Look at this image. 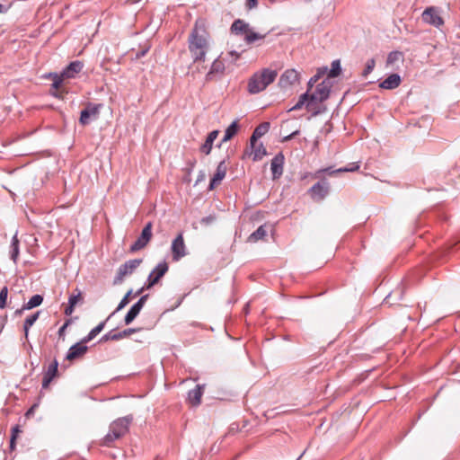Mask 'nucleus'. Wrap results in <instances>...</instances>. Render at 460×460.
Masks as SVG:
<instances>
[{
  "label": "nucleus",
  "instance_id": "20",
  "mask_svg": "<svg viewBox=\"0 0 460 460\" xmlns=\"http://www.w3.org/2000/svg\"><path fill=\"white\" fill-rule=\"evenodd\" d=\"M359 169V165L357 163H352L346 167L339 168L337 170L330 171V169H322L315 172V177H320V174L323 172H328L330 175H334L340 172H356Z\"/></svg>",
  "mask_w": 460,
  "mask_h": 460
},
{
  "label": "nucleus",
  "instance_id": "3",
  "mask_svg": "<svg viewBox=\"0 0 460 460\" xmlns=\"http://www.w3.org/2000/svg\"><path fill=\"white\" fill-rule=\"evenodd\" d=\"M132 420L131 417L119 418L114 420L110 426L109 433L104 437L102 444L110 447L116 439L124 436Z\"/></svg>",
  "mask_w": 460,
  "mask_h": 460
},
{
  "label": "nucleus",
  "instance_id": "47",
  "mask_svg": "<svg viewBox=\"0 0 460 460\" xmlns=\"http://www.w3.org/2000/svg\"><path fill=\"white\" fill-rule=\"evenodd\" d=\"M147 296H148L147 295L143 296H142V297H141V298H140V299L136 303V305H139V307L142 309V308H143V306H144V305H145V303H146V299H147Z\"/></svg>",
  "mask_w": 460,
  "mask_h": 460
},
{
  "label": "nucleus",
  "instance_id": "41",
  "mask_svg": "<svg viewBox=\"0 0 460 460\" xmlns=\"http://www.w3.org/2000/svg\"><path fill=\"white\" fill-rule=\"evenodd\" d=\"M131 294H132V290L128 291V293L124 296V297L119 302V304L117 309L115 310V312L120 311L121 309H123L129 303Z\"/></svg>",
  "mask_w": 460,
  "mask_h": 460
},
{
  "label": "nucleus",
  "instance_id": "51",
  "mask_svg": "<svg viewBox=\"0 0 460 460\" xmlns=\"http://www.w3.org/2000/svg\"><path fill=\"white\" fill-rule=\"evenodd\" d=\"M111 335H112V334H111V333L106 334V335H104V336L102 338V340H101V341H108V340H111Z\"/></svg>",
  "mask_w": 460,
  "mask_h": 460
},
{
  "label": "nucleus",
  "instance_id": "53",
  "mask_svg": "<svg viewBox=\"0 0 460 460\" xmlns=\"http://www.w3.org/2000/svg\"><path fill=\"white\" fill-rule=\"evenodd\" d=\"M5 11V7L3 4H0V13H3Z\"/></svg>",
  "mask_w": 460,
  "mask_h": 460
},
{
  "label": "nucleus",
  "instance_id": "34",
  "mask_svg": "<svg viewBox=\"0 0 460 460\" xmlns=\"http://www.w3.org/2000/svg\"><path fill=\"white\" fill-rule=\"evenodd\" d=\"M40 316V312H36L32 315L27 317L23 323V329L25 332V336H28L29 329L34 324V323L38 320Z\"/></svg>",
  "mask_w": 460,
  "mask_h": 460
},
{
  "label": "nucleus",
  "instance_id": "43",
  "mask_svg": "<svg viewBox=\"0 0 460 460\" xmlns=\"http://www.w3.org/2000/svg\"><path fill=\"white\" fill-rule=\"evenodd\" d=\"M77 293L76 294H73L70 296L69 297V304H71L72 306H75L76 304L82 300V293L80 290L76 289L75 290Z\"/></svg>",
  "mask_w": 460,
  "mask_h": 460
},
{
  "label": "nucleus",
  "instance_id": "58",
  "mask_svg": "<svg viewBox=\"0 0 460 460\" xmlns=\"http://www.w3.org/2000/svg\"><path fill=\"white\" fill-rule=\"evenodd\" d=\"M109 320H110V317H107V318L105 319V321H104V322L106 323V322H108Z\"/></svg>",
  "mask_w": 460,
  "mask_h": 460
},
{
  "label": "nucleus",
  "instance_id": "38",
  "mask_svg": "<svg viewBox=\"0 0 460 460\" xmlns=\"http://www.w3.org/2000/svg\"><path fill=\"white\" fill-rule=\"evenodd\" d=\"M341 72V67L340 60H334L332 63V68L329 71L328 77L329 78L337 77L338 75H340Z\"/></svg>",
  "mask_w": 460,
  "mask_h": 460
},
{
  "label": "nucleus",
  "instance_id": "44",
  "mask_svg": "<svg viewBox=\"0 0 460 460\" xmlns=\"http://www.w3.org/2000/svg\"><path fill=\"white\" fill-rule=\"evenodd\" d=\"M321 75H322L319 72L317 75L311 77V79L308 82V90H307L308 93L312 89L313 85L320 79Z\"/></svg>",
  "mask_w": 460,
  "mask_h": 460
},
{
  "label": "nucleus",
  "instance_id": "28",
  "mask_svg": "<svg viewBox=\"0 0 460 460\" xmlns=\"http://www.w3.org/2000/svg\"><path fill=\"white\" fill-rule=\"evenodd\" d=\"M66 79V77H63V74L61 73L60 75H58V74H55L53 75V83H52V87L56 90V91H58V89L60 88V86L62 85V83L63 81ZM54 96L56 97H58V98H62V95L60 93H58V92L56 93H52Z\"/></svg>",
  "mask_w": 460,
  "mask_h": 460
},
{
  "label": "nucleus",
  "instance_id": "31",
  "mask_svg": "<svg viewBox=\"0 0 460 460\" xmlns=\"http://www.w3.org/2000/svg\"><path fill=\"white\" fill-rule=\"evenodd\" d=\"M265 36V34L255 32L252 29H250L246 36L244 37V40L246 41L247 44H252L256 40H263Z\"/></svg>",
  "mask_w": 460,
  "mask_h": 460
},
{
  "label": "nucleus",
  "instance_id": "55",
  "mask_svg": "<svg viewBox=\"0 0 460 460\" xmlns=\"http://www.w3.org/2000/svg\"><path fill=\"white\" fill-rule=\"evenodd\" d=\"M143 290H144V288H142L140 290H138V291L137 292V295H140V294L143 292Z\"/></svg>",
  "mask_w": 460,
  "mask_h": 460
},
{
  "label": "nucleus",
  "instance_id": "35",
  "mask_svg": "<svg viewBox=\"0 0 460 460\" xmlns=\"http://www.w3.org/2000/svg\"><path fill=\"white\" fill-rule=\"evenodd\" d=\"M43 302V297L40 295H34L31 296V298L28 301V303L24 304V308L27 309H32L34 307H37L40 305Z\"/></svg>",
  "mask_w": 460,
  "mask_h": 460
},
{
  "label": "nucleus",
  "instance_id": "8",
  "mask_svg": "<svg viewBox=\"0 0 460 460\" xmlns=\"http://www.w3.org/2000/svg\"><path fill=\"white\" fill-rule=\"evenodd\" d=\"M172 260L177 261L186 255V245L182 234H179L172 243Z\"/></svg>",
  "mask_w": 460,
  "mask_h": 460
},
{
  "label": "nucleus",
  "instance_id": "12",
  "mask_svg": "<svg viewBox=\"0 0 460 460\" xmlns=\"http://www.w3.org/2000/svg\"><path fill=\"white\" fill-rule=\"evenodd\" d=\"M227 172V164L225 161H221L217 167L215 174L213 175L210 184H209V190L215 189L217 186H218L222 180L226 177Z\"/></svg>",
  "mask_w": 460,
  "mask_h": 460
},
{
  "label": "nucleus",
  "instance_id": "18",
  "mask_svg": "<svg viewBox=\"0 0 460 460\" xmlns=\"http://www.w3.org/2000/svg\"><path fill=\"white\" fill-rule=\"evenodd\" d=\"M225 71L224 62L220 59H216L210 67V70L206 75L208 81L214 80L217 75H222Z\"/></svg>",
  "mask_w": 460,
  "mask_h": 460
},
{
  "label": "nucleus",
  "instance_id": "15",
  "mask_svg": "<svg viewBox=\"0 0 460 460\" xmlns=\"http://www.w3.org/2000/svg\"><path fill=\"white\" fill-rule=\"evenodd\" d=\"M83 67L84 64L81 61H73L62 72L63 77L66 79L75 78V75L81 72Z\"/></svg>",
  "mask_w": 460,
  "mask_h": 460
},
{
  "label": "nucleus",
  "instance_id": "19",
  "mask_svg": "<svg viewBox=\"0 0 460 460\" xmlns=\"http://www.w3.org/2000/svg\"><path fill=\"white\" fill-rule=\"evenodd\" d=\"M401 77L397 74L390 75L386 79L379 84V87L386 90L397 88L401 84Z\"/></svg>",
  "mask_w": 460,
  "mask_h": 460
},
{
  "label": "nucleus",
  "instance_id": "14",
  "mask_svg": "<svg viewBox=\"0 0 460 460\" xmlns=\"http://www.w3.org/2000/svg\"><path fill=\"white\" fill-rule=\"evenodd\" d=\"M58 363L56 359L48 367L42 380V387L44 389L48 388L53 378L58 376Z\"/></svg>",
  "mask_w": 460,
  "mask_h": 460
},
{
  "label": "nucleus",
  "instance_id": "24",
  "mask_svg": "<svg viewBox=\"0 0 460 460\" xmlns=\"http://www.w3.org/2000/svg\"><path fill=\"white\" fill-rule=\"evenodd\" d=\"M252 151L250 155H252L253 161H259L262 159V157L266 155V148L263 146L261 143H258L256 141V146L252 147Z\"/></svg>",
  "mask_w": 460,
  "mask_h": 460
},
{
  "label": "nucleus",
  "instance_id": "7",
  "mask_svg": "<svg viewBox=\"0 0 460 460\" xmlns=\"http://www.w3.org/2000/svg\"><path fill=\"white\" fill-rule=\"evenodd\" d=\"M331 92V83L328 81H323L320 83L315 89V92L310 96L311 102H323L329 98Z\"/></svg>",
  "mask_w": 460,
  "mask_h": 460
},
{
  "label": "nucleus",
  "instance_id": "6",
  "mask_svg": "<svg viewBox=\"0 0 460 460\" xmlns=\"http://www.w3.org/2000/svg\"><path fill=\"white\" fill-rule=\"evenodd\" d=\"M152 238V223L148 222L142 230L140 236L130 246L129 252H136L145 248Z\"/></svg>",
  "mask_w": 460,
  "mask_h": 460
},
{
  "label": "nucleus",
  "instance_id": "29",
  "mask_svg": "<svg viewBox=\"0 0 460 460\" xmlns=\"http://www.w3.org/2000/svg\"><path fill=\"white\" fill-rule=\"evenodd\" d=\"M10 254H11V259L15 262L19 256V240L17 237V234H15L13 236Z\"/></svg>",
  "mask_w": 460,
  "mask_h": 460
},
{
  "label": "nucleus",
  "instance_id": "30",
  "mask_svg": "<svg viewBox=\"0 0 460 460\" xmlns=\"http://www.w3.org/2000/svg\"><path fill=\"white\" fill-rule=\"evenodd\" d=\"M105 326V322H102V323H100L96 327H94L89 333L87 336H85L84 339H83V342H89L91 341L93 338H95L104 328Z\"/></svg>",
  "mask_w": 460,
  "mask_h": 460
},
{
  "label": "nucleus",
  "instance_id": "49",
  "mask_svg": "<svg viewBox=\"0 0 460 460\" xmlns=\"http://www.w3.org/2000/svg\"><path fill=\"white\" fill-rule=\"evenodd\" d=\"M74 309H75V306H72L71 304H69L68 306L65 309V314L66 315H70L74 312Z\"/></svg>",
  "mask_w": 460,
  "mask_h": 460
},
{
  "label": "nucleus",
  "instance_id": "40",
  "mask_svg": "<svg viewBox=\"0 0 460 460\" xmlns=\"http://www.w3.org/2000/svg\"><path fill=\"white\" fill-rule=\"evenodd\" d=\"M8 297V288L4 287L0 291V309H4L6 306V301Z\"/></svg>",
  "mask_w": 460,
  "mask_h": 460
},
{
  "label": "nucleus",
  "instance_id": "13",
  "mask_svg": "<svg viewBox=\"0 0 460 460\" xmlns=\"http://www.w3.org/2000/svg\"><path fill=\"white\" fill-rule=\"evenodd\" d=\"M85 343L86 342H83V340H82L80 342L73 345L69 349L66 358L69 361H73L75 359L82 358L86 353V351L88 349Z\"/></svg>",
  "mask_w": 460,
  "mask_h": 460
},
{
  "label": "nucleus",
  "instance_id": "39",
  "mask_svg": "<svg viewBox=\"0 0 460 460\" xmlns=\"http://www.w3.org/2000/svg\"><path fill=\"white\" fill-rule=\"evenodd\" d=\"M376 61L374 58H370L367 61L365 69L362 72V76L367 77L375 68Z\"/></svg>",
  "mask_w": 460,
  "mask_h": 460
},
{
  "label": "nucleus",
  "instance_id": "10",
  "mask_svg": "<svg viewBox=\"0 0 460 460\" xmlns=\"http://www.w3.org/2000/svg\"><path fill=\"white\" fill-rule=\"evenodd\" d=\"M168 264L165 261L160 262L149 274L146 288L157 284L160 279L168 271Z\"/></svg>",
  "mask_w": 460,
  "mask_h": 460
},
{
  "label": "nucleus",
  "instance_id": "37",
  "mask_svg": "<svg viewBox=\"0 0 460 460\" xmlns=\"http://www.w3.org/2000/svg\"><path fill=\"white\" fill-rule=\"evenodd\" d=\"M22 432V429H20V426L16 425L12 429V435L10 439V449L11 451H13L16 447V439L19 436V434Z\"/></svg>",
  "mask_w": 460,
  "mask_h": 460
},
{
  "label": "nucleus",
  "instance_id": "59",
  "mask_svg": "<svg viewBox=\"0 0 460 460\" xmlns=\"http://www.w3.org/2000/svg\"><path fill=\"white\" fill-rule=\"evenodd\" d=\"M270 2H274L275 0H270Z\"/></svg>",
  "mask_w": 460,
  "mask_h": 460
},
{
  "label": "nucleus",
  "instance_id": "2",
  "mask_svg": "<svg viewBox=\"0 0 460 460\" xmlns=\"http://www.w3.org/2000/svg\"><path fill=\"white\" fill-rule=\"evenodd\" d=\"M277 75V71L270 68H264L253 74L248 82L249 93L255 94L265 90L268 85L274 82Z\"/></svg>",
  "mask_w": 460,
  "mask_h": 460
},
{
  "label": "nucleus",
  "instance_id": "56",
  "mask_svg": "<svg viewBox=\"0 0 460 460\" xmlns=\"http://www.w3.org/2000/svg\"><path fill=\"white\" fill-rule=\"evenodd\" d=\"M109 320H110V317H107V318L105 319V321H104V322L106 323V322H108Z\"/></svg>",
  "mask_w": 460,
  "mask_h": 460
},
{
  "label": "nucleus",
  "instance_id": "27",
  "mask_svg": "<svg viewBox=\"0 0 460 460\" xmlns=\"http://www.w3.org/2000/svg\"><path fill=\"white\" fill-rule=\"evenodd\" d=\"M267 235V231L265 229L264 226H261L255 232H253L250 236L248 237V242L250 243H256L260 240L264 239V237Z\"/></svg>",
  "mask_w": 460,
  "mask_h": 460
},
{
  "label": "nucleus",
  "instance_id": "32",
  "mask_svg": "<svg viewBox=\"0 0 460 460\" xmlns=\"http://www.w3.org/2000/svg\"><path fill=\"white\" fill-rule=\"evenodd\" d=\"M238 124L236 121H234L225 131V136L223 138V142H226L230 140L238 131Z\"/></svg>",
  "mask_w": 460,
  "mask_h": 460
},
{
  "label": "nucleus",
  "instance_id": "17",
  "mask_svg": "<svg viewBox=\"0 0 460 460\" xmlns=\"http://www.w3.org/2000/svg\"><path fill=\"white\" fill-rule=\"evenodd\" d=\"M284 156L282 154H278L270 163V169L272 171L273 179H277L283 173Z\"/></svg>",
  "mask_w": 460,
  "mask_h": 460
},
{
  "label": "nucleus",
  "instance_id": "33",
  "mask_svg": "<svg viewBox=\"0 0 460 460\" xmlns=\"http://www.w3.org/2000/svg\"><path fill=\"white\" fill-rule=\"evenodd\" d=\"M307 102V108H309L311 102H310V96L308 92L303 93L300 97L298 102L289 110V111H296L300 110L303 105Z\"/></svg>",
  "mask_w": 460,
  "mask_h": 460
},
{
  "label": "nucleus",
  "instance_id": "16",
  "mask_svg": "<svg viewBox=\"0 0 460 460\" xmlns=\"http://www.w3.org/2000/svg\"><path fill=\"white\" fill-rule=\"evenodd\" d=\"M309 192L314 199L322 200L328 193V186L325 183L317 182L309 190Z\"/></svg>",
  "mask_w": 460,
  "mask_h": 460
},
{
  "label": "nucleus",
  "instance_id": "50",
  "mask_svg": "<svg viewBox=\"0 0 460 460\" xmlns=\"http://www.w3.org/2000/svg\"><path fill=\"white\" fill-rule=\"evenodd\" d=\"M24 310H28V309L24 308V305H23L22 307L20 309H17L14 314H15V315H21Z\"/></svg>",
  "mask_w": 460,
  "mask_h": 460
},
{
  "label": "nucleus",
  "instance_id": "46",
  "mask_svg": "<svg viewBox=\"0 0 460 460\" xmlns=\"http://www.w3.org/2000/svg\"><path fill=\"white\" fill-rule=\"evenodd\" d=\"M258 4V0H247L246 6L248 9H252Z\"/></svg>",
  "mask_w": 460,
  "mask_h": 460
},
{
  "label": "nucleus",
  "instance_id": "23",
  "mask_svg": "<svg viewBox=\"0 0 460 460\" xmlns=\"http://www.w3.org/2000/svg\"><path fill=\"white\" fill-rule=\"evenodd\" d=\"M217 136V130L211 131L207 137L205 143L200 146V151L205 155H208L211 152L213 142L216 140Z\"/></svg>",
  "mask_w": 460,
  "mask_h": 460
},
{
  "label": "nucleus",
  "instance_id": "4",
  "mask_svg": "<svg viewBox=\"0 0 460 460\" xmlns=\"http://www.w3.org/2000/svg\"><path fill=\"white\" fill-rule=\"evenodd\" d=\"M142 262V259H134L129 260L125 263L121 264L117 270V274L114 278L113 284H121L124 281L125 278L130 276L141 265Z\"/></svg>",
  "mask_w": 460,
  "mask_h": 460
},
{
  "label": "nucleus",
  "instance_id": "42",
  "mask_svg": "<svg viewBox=\"0 0 460 460\" xmlns=\"http://www.w3.org/2000/svg\"><path fill=\"white\" fill-rule=\"evenodd\" d=\"M402 58V53L400 51L391 52L387 57V64H393Z\"/></svg>",
  "mask_w": 460,
  "mask_h": 460
},
{
  "label": "nucleus",
  "instance_id": "25",
  "mask_svg": "<svg viewBox=\"0 0 460 460\" xmlns=\"http://www.w3.org/2000/svg\"><path fill=\"white\" fill-rule=\"evenodd\" d=\"M232 31L235 33H244L245 35L250 30L249 24L242 20H236L231 26Z\"/></svg>",
  "mask_w": 460,
  "mask_h": 460
},
{
  "label": "nucleus",
  "instance_id": "5",
  "mask_svg": "<svg viewBox=\"0 0 460 460\" xmlns=\"http://www.w3.org/2000/svg\"><path fill=\"white\" fill-rule=\"evenodd\" d=\"M102 107V104L88 103L85 109L81 111L79 122L85 126L88 125L91 121L97 119L99 118L100 110Z\"/></svg>",
  "mask_w": 460,
  "mask_h": 460
},
{
  "label": "nucleus",
  "instance_id": "9",
  "mask_svg": "<svg viewBox=\"0 0 460 460\" xmlns=\"http://www.w3.org/2000/svg\"><path fill=\"white\" fill-rule=\"evenodd\" d=\"M422 20L436 27H439L444 23L442 17L439 15L438 10L433 6L425 9L422 13Z\"/></svg>",
  "mask_w": 460,
  "mask_h": 460
},
{
  "label": "nucleus",
  "instance_id": "26",
  "mask_svg": "<svg viewBox=\"0 0 460 460\" xmlns=\"http://www.w3.org/2000/svg\"><path fill=\"white\" fill-rule=\"evenodd\" d=\"M140 305H133L124 318V322L127 325L131 323L141 311Z\"/></svg>",
  "mask_w": 460,
  "mask_h": 460
},
{
  "label": "nucleus",
  "instance_id": "48",
  "mask_svg": "<svg viewBox=\"0 0 460 460\" xmlns=\"http://www.w3.org/2000/svg\"><path fill=\"white\" fill-rule=\"evenodd\" d=\"M298 134H299V130H296L293 133H291L290 135L285 137L283 141H288V140L292 139L295 136H296Z\"/></svg>",
  "mask_w": 460,
  "mask_h": 460
},
{
  "label": "nucleus",
  "instance_id": "11",
  "mask_svg": "<svg viewBox=\"0 0 460 460\" xmlns=\"http://www.w3.org/2000/svg\"><path fill=\"white\" fill-rule=\"evenodd\" d=\"M299 81V73L295 69L286 70L279 78V85L283 88H287L294 85Z\"/></svg>",
  "mask_w": 460,
  "mask_h": 460
},
{
  "label": "nucleus",
  "instance_id": "45",
  "mask_svg": "<svg viewBox=\"0 0 460 460\" xmlns=\"http://www.w3.org/2000/svg\"><path fill=\"white\" fill-rule=\"evenodd\" d=\"M70 323V320H67L58 330V335L59 337H64L66 329Z\"/></svg>",
  "mask_w": 460,
  "mask_h": 460
},
{
  "label": "nucleus",
  "instance_id": "21",
  "mask_svg": "<svg viewBox=\"0 0 460 460\" xmlns=\"http://www.w3.org/2000/svg\"><path fill=\"white\" fill-rule=\"evenodd\" d=\"M270 128V123L269 122H263L260 124L254 130L252 136L251 137L250 142L251 146L254 147L256 146V140L265 135Z\"/></svg>",
  "mask_w": 460,
  "mask_h": 460
},
{
  "label": "nucleus",
  "instance_id": "52",
  "mask_svg": "<svg viewBox=\"0 0 460 460\" xmlns=\"http://www.w3.org/2000/svg\"><path fill=\"white\" fill-rule=\"evenodd\" d=\"M229 54L232 57H234V59H237L239 58V55L236 52H234V51H231Z\"/></svg>",
  "mask_w": 460,
  "mask_h": 460
},
{
  "label": "nucleus",
  "instance_id": "54",
  "mask_svg": "<svg viewBox=\"0 0 460 460\" xmlns=\"http://www.w3.org/2000/svg\"><path fill=\"white\" fill-rule=\"evenodd\" d=\"M33 408H34V406H33V407H31V408L27 411L26 415H29L30 413H31V411H33Z\"/></svg>",
  "mask_w": 460,
  "mask_h": 460
},
{
  "label": "nucleus",
  "instance_id": "22",
  "mask_svg": "<svg viewBox=\"0 0 460 460\" xmlns=\"http://www.w3.org/2000/svg\"><path fill=\"white\" fill-rule=\"evenodd\" d=\"M202 394V387L200 385H197L194 389L189 392V402L193 406L199 405L201 402Z\"/></svg>",
  "mask_w": 460,
  "mask_h": 460
},
{
  "label": "nucleus",
  "instance_id": "57",
  "mask_svg": "<svg viewBox=\"0 0 460 460\" xmlns=\"http://www.w3.org/2000/svg\"><path fill=\"white\" fill-rule=\"evenodd\" d=\"M109 320H110V317H107V318L105 319V321H104V322L106 323V322H108Z\"/></svg>",
  "mask_w": 460,
  "mask_h": 460
},
{
  "label": "nucleus",
  "instance_id": "1",
  "mask_svg": "<svg viewBox=\"0 0 460 460\" xmlns=\"http://www.w3.org/2000/svg\"><path fill=\"white\" fill-rule=\"evenodd\" d=\"M209 33L207 31L206 23L202 20L195 22L188 38L189 51L194 62L205 61L206 54L209 49Z\"/></svg>",
  "mask_w": 460,
  "mask_h": 460
},
{
  "label": "nucleus",
  "instance_id": "36",
  "mask_svg": "<svg viewBox=\"0 0 460 460\" xmlns=\"http://www.w3.org/2000/svg\"><path fill=\"white\" fill-rule=\"evenodd\" d=\"M140 329H133V328L124 330L122 332H119L118 333H114L113 335H111V340L118 341V340L128 337V336H130L131 334H133L134 332H137Z\"/></svg>",
  "mask_w": 460,
  "mask_h": 460
}]
</instances>
